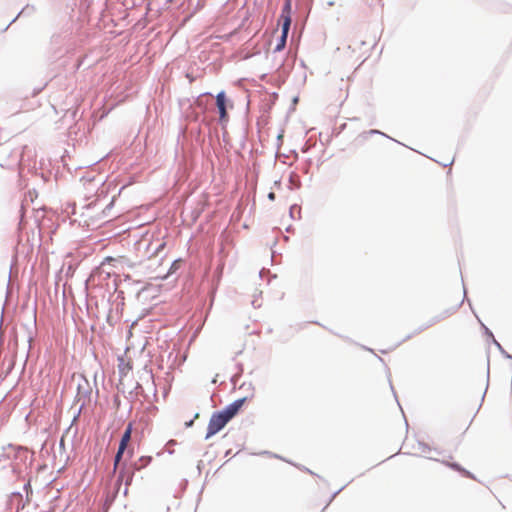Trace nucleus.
I'll use <instances>...</instances> for the list:
<instances>
[{
	"label": "nucleus",
	"instance_id": "obj_4",
	"mask_svg": "<svg viewBox=\"0 0 512 512\" xmlns=\"http://www.w3.org/2000/svg\"><path fill=\"white\" fill-rule=\"evenodd\" d=\"M132 423H129L121 437V440H120V443H119V447H118V451L115 455V459H114V469L117 468V466L119 465V462L122 458V455L124 454L130 440H131V435H132Z\"/></svg>",
	"mask_w": 512,
	"mask_h": 512
},
{
	"label": "nucleus",
	"instance_id": "obj_11",
	"mask_svg": "<svg viewBox=\"0 0 512 512\" xmlns=\"http://www.w3.org/2000/svg\"><path fill=\"white\" fill-rule=\"evenodd\" d=\"M193 422H194V419L188 421V422H185V426L186 427H191L193 425Z\"/></svg>",
	"mask_w": 512,
	"mask_h": 512
},
{
	"label": "nucleus",
	"instance_id": "obj_13",
	"mask_svg": "<svg viewBox=\"0 0 512 512\" xmlns=\"http://www.w3.org/2000/svg\"><path fill=\"white\" fill-rule=\"evenodd\" d=\"M370 133H379V132L376 130H371Z\"/></svg>",
	"mask_w": 512,
	"mask_h": 512
},
{
	"label": "nucleus",
	"instance_id": "obj_6",
	"mask_svg": "<svg viewBox=\"0 0 512 512\" xmlns=\"http://www.w3.org/2000/svg\"><path fill=\"white\" fill-rule=\"evenodd\" d=\"M339 92L338 100L344 102L349 94V86L343 79L339 82Z\"/></svg>",
	"mask_w": 512,
	"mask_h": 512
},
{
	"label": "nucleus",
	"instance_id": "obj_14",
	"mask_svg": "<svg viewBox=\"0 0 512 512\" xmlns=\"http://www.w3.org/2000/svg\"><path fill=\"white\" fill-rule=\"evenodd\" d=\"M199 417V414L196 413L195 416H194V419H197Z\"/></svg>",
	"mask_w": 512,
	"mask_h": 512
},
{
	"label": "nucleus",
	"instance_id": "obj_10",
	"mask_svg": "<svg viewBox=\"0 0 512 512\" xmlns=\"http://www.w3.org/2000/svg\"><path fill=\"white\" fill-rule=\"evenodd\" d=\"M181 263V260H176L172 264V269H177L179 267V264Z\"/></svg>",
	"mask_w": 512,
	"mask_h": 512
},
{
	"label": "nucleus",
	"instance_id": "obj_2",
	"mask_svg": "<svg viewBox=\"0 0 512 512\" xmlns=\"http://www.w3.org/2000/svg\"><path fill=\"white\" fill-rule=\"evenodd\" d=\"M117 367L121 382L126 379L128 381H134L136 384H139V381L148 382L152 378V375L150 371L147 370L146 365H144L141 369H138L136 371L138 377H134V362L132 361L128 352L118 358Z\"/></svg>",
	"mask_w": 512,
	"mask_h": 512
},
{
	"label": "nucleus",
	"instance_id": "obj_1",
	"mask_svg": "<svg viewBox=\"0 0 512 512\" xmlns=\"http://www.w3.org/2000/svg\"><path fill=\"white\" fill-rule=\"evenodd\" d=\"M244 401V398L238 399L228 405L222 411L213 413L208 423L205 439L211 438L213 435L222 430L226 424L238 413Z\"/></svg>",
	"mask_w": 512,
	"mask_h": 512
},
{
	"label": "nucleus",
	"instance_id": "obj_5",
	"mask_svg": "<svg viewBox=\"0 0 512 512\" xmlns=\"http://www.w3.org/2000/svg\"><path fill=\"white\" fill-rule=\"evenodd\" d=\"M290 24H291V18L288 16H285V21L282 24V35H281L279 42L275 48V51H281L285 47Z\"/></svg>",
	"mask_w": 512,
	"mask_h": 512
},
{
	"label": "nucleus",
	"instance_id": "obj_9",
	"mask_svg": "<svg viewBox=\"0 0 512 512\" xmlns=\"http://www.w3.org/2000/svg\"><path fill=\"white\" fill-rule=\"evenodd\" d=\"M164 246H165V243H164V242L160 243V244L156 247L154 254H157L160 250H162V249L164 248Z\"/></svg>",
	"mask_w": 512,
	"mask_h": 512
},
{
	"label": "nucleus",
	"instance_id": "obj_7",
	"mask_svg": "<svg viewBox=\"0 0 512 512\" xmlns=\"http://www.w3.org/2000/svg\"><path fill=\"white\" fill-rule=\"evenodd\" d=\"M291 12V0H285V5L282 10L281 17L283 18V22L285 21V16L290 17Z\"/></svg>",
	"mask_w": 512,
	"mask_h": 512
},
{
	"label": "nucleus",
	"instance_id": "obj_8",
	"mask_svg": "<svg viewBox=\"0 0 512 512\" xmlns=\"http://www.w3.org/2000/svg\"><path fill=\"white\" fill-rule=\"evenodd\" d=\"M448 465H449L451 468H453V469H455V470H457V471H459V472H462L464 475L469 476V473H468L465 469L461 468L458 464H456V463H451V464H448Z\"/></svg>",
	"mask_w": 512,
	"mask_h": 512
},
{
	"label": "nucleus",
	"instance_id": "obj_12",
	"mask_svg": "<svg viewBox=\"0 0 512 512\" xmlns=\"http://www.w3.org/2000/svg\"><path fill=\"white\" fill-rule=\"evenodd\" d=\"M268 197H269V199L274 200L275 194L273 192H271V193H269Z\"/></svg>",
	"mask_w": 512,
	"mask_h": 512
},
{
	"label": "nucleus",
	"instance_id": "obj_3",
	"mask_svg": "<svg viewBox=\"0 0 512 512\" xmlns=\"http://www.w3.org/2000/svg\"><path fill=\"white\" fill-rule=\"evenodd\" d=\"M216 107L219 112V122L222 125H225L228 120L229 116L227 113L228 108H233V103L226 97V94L224 91H221L216 96Z\"/></svg>",
	"mask_w": 512,
	"mask_h": 512
}]
</instances>
